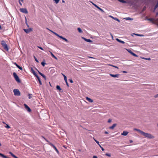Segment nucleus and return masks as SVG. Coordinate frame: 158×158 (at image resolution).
<instances>
[{
  "instance_id": "27",
  "label": "nucleus",
  "mask_w": 158,
  "mask_h": 158,
  "mask_svg": "<svg viewBox=\"0 0 158 158\" xmlns=\"http://www.w3.org/2000/svg\"><path fill=\"white\" fill-rule=\"evenodd\" d=\"M56 88L57 89L59 90H61V89L60 88V87L58 85L56 86Z\"/></svg>"
},
{
  "instance_id": "15",
  "label": "nucleus",
  "mask_w": 158,
  "mask_h": 158,
  "mask_svg": "<svg viewBox=\"0 0 158 158\" xmlns=\"http://www.w3.org/2000/svg\"><path fill=\"white\" fill-rule=\"evenodd\" d=\"M35 77L37 78V79H38V81H39L40 84V85H42V82H41L40 79V77L38 76V75H37Z\"/></svg>"
},
{
  "instance_id": "60",
  "label": "nucleus",
  "mask_w": 158,
  "mask_h": 158,
  "mask_svg": "<svg viewBox=\"0 0 158 158\" xmlns=\"http://www.w3.org/2000/svg\"><path fill=\"white\" fill-rule=\"evenodd\" d=\"M130 143H132L133 142V141L132 140H130L129 141Z\"/></svg>"
},
{
  "instance_id": "43",
  "label": "nucleus",
  "mask_w": 158,
  "mask_h": 158,
  "mask_svg": "<svg viewBox=\"0 0 158 158\" xmlns=\"http://www.w3.org/2000/svg\"><path fill=\"white\" fill-rule=\"evenodd\" d=\"M64 81H67V79L66 76L64 77Z\"/></svg>"
},
{
  "instance_id": "5",
  "label": "nucleus",
  "mask_w": 158,
  "mask_h": 158,
  "mask_svg": "<svg viewBox=\"0 0 158 158\" xmlns=\"http://www.w3.org/2000/svg\"><path fill=\"white\" fill-rule=\"evenodd\" d=\"M13 75L14 77V78H15L16 81L18 82L19 83L20 82V80L19 79L18 76L16 74V73L14 72L13 73Z\"/></svg>"
},
{
  "instance_id": "19",
  "label": "nucleus",
  "mask_w": 158,
  "mask_h": 158,
  "mask_svg": "<svg viewBox=\"0 0 158 158\" xmlns=\"http://www.w3.org/2000/svg\"><path fill=\"white\" fill-rule=\"evenodd\" d=\"M116 125H117V124L116 123H114V124H113V125H112V126L109 127V128L111 129H114V127H116Z\"/></svg>"
},
{
  "instance_id": "33",
  "label": "nucleus",
  "mask_w": 158,
  "mask_h": 158,
  "mask_svg": "<svg viewBox=\"0 0 158 158\" xmlns=\"http://www.w3.org/2000/svg\"><path fill=\"white\" fill-rule=\"evenodd\" d=\"M98 9L99 10H100L102 13H104V11L100 7H99Z\"/></svg>"
},
{
  "instance_id": "7",
  "label": "nucleus",
  "mask_w": 158,
  "mask_h": 158,
  "mask_svg": "<svg viewBox=\"0 0 158 158\" xmlns=\"http://www.w3.org/2000/svg\"><path fill=\"white\" fill-rule=\"evenodd\" d=\"M23 30L26 33H28L32 31V29L31 28H30L27 29H24Z\"/></svg>"
},
{
  "instance_id": "56",
  "label": "nucleus",
  "mask_w": 158,
  "mask_h": 158,
  "mask_svg": "<svg viewBox=\"0 0 158 158\" xmlns=\"http://www.w3.org/2000/svg\"><path fill=\"white\" fill-rule=\"evenodd\" d=\"M111 121V119H109L108 121V123H110Z\"/></svg>"
},
{
  "instance_id": "35",
  "label": "nucleus",
  "mask_w": 158,
  "mask_h": 158,
  "mask_svg": "<svg viewBox=\"0 0 158 158\" xmlns=\"http://www.w3.org/2000/svg\"><path fill=\"white\" fill-rule=\"evenodd\" d=\"M53 1L56 4H57L59 2L60 0H53Z\"/></svg>"
},
{
  "instance_id": "26",
  "label": "nucleus",
  "mask_w": 158,
  "mask_h": 158,
  "mask_svg": "<svg viewBox=\"0 0 158 158\" xmlns=\"http://www.w3.org/2000/svg\"><path fill=\"white\" fill-rule=\"evenodd\" d=\"M93 138L94 139V141L96 142L98 144V145L99 146H100V145H101L99 144V142L98 141H97V140H96V139H95L94 138Z\"/></svg>"
},
{
  "instance_id": "57",
  "label": "nucleus",
  "mask_w": 158,
  "mask_h": 158,
  "mask_svg": "<svg viewBox=\"0 0 158 158\" xmlns=\"http://www.w3.org/2000/svg\"><path fill=\"white\" fill-rule=\"evenodd\" d=\"M93 158H98V157L97 156H94L93 157Z\"/></svg>"
},
{
  "instance_id": "23",
  "label": "nucleus",
  "mask_w": 158,
  "mask_h": 158,
  "mask_svg": "<svg viewBox=\"0 0 158 158\" xmlns=\"http://www.w3.org/2000/svg\"><path fill=\"white\" fill-rule=\"evenodd\" d=\"M126 20H133V19L132 18H131L130 17H127L124 18Z\"/></svg>"
},
{
  "instance_id": "46",
  "label": "nucleus",
  "mask_w": 158,
  "mask_h": 158,
  "mask_svg": "<svg viewBox=\"0 0 158 158\" xmlns=\"http://www.w3.org/2000/svg\"><path fill=\"white\" fill-rule=\"evenodd\" d=\"M25 23L27 25L28 24V23H27V18H26L25 17Z\"/></svg>"
},
{
  "instance_id": "62",
  "label": "nucleus",
  "mask_w": 158,
  "mask_h": 158,
  "mask_svg": "<svg viewBox=\"0 0 158 158\" xmlns=\"http://www.w3.org/2000/svg\"><path fill=\"white\" fill-rule=\"evenodd\" d=\"M105 134H108V132L107 131H105Z\"/></svg>"
},
{
  "instance_id": "41",
  "label": "nucleus",
  "mask_w": 158,
  "mask_h": 158,
  "mask_svg": "<svg viewBox=\"0 0 158 158\" xmlns=\"http://www.w3.org/2000/svg\"><path fill=\"white\" fill-rule=\"evenodd\" d=\"M109 65H110V66H113V67H115V68H116L118 69V67L117 66H115L114 65H111V64H109Z\"/></svg>"
},
{
  "instance_id": "9",
  "label": "nucleus",
  "mask_w": 158,
  "mask_h": 158,
  "mask_svg": "<svg viewBox=\"0 0 158 158\" xmlns=\"http://www.w3.org/2000/svg\"><path fill=\"white\" fill-rule=\"evenodd\" d=\"M110 75L113 77H117L118 78L119 76V74H110Z\"/></svg>"
},
{
  "instance_id": "20",
  "label": "nucleus",
  "mask_w": 158,
  "mask_h": 158,
  "mask_svg": "<svg viewBox=\"0 0 158 158\" xmlns=\"http://www.w3.org/2000/svg\"><path fill=\"white\" fill-rule=\"evenodd\" d=\"M86 99L88 102H93V101L92 99H91L90 98H88V97H86Z\"/></svg>"
},
{
  "instance_id": "36",
  "label": "nucleus",
  "mask_w": 158,
  "mask_h": 158,
  "mask_svg": "<svg viewBox=\"0 0 158 158\" xmlns=\"http://www.w3.org/2000/svg\"><path fill=\"white\" fill-rule=\"evenodd\" d=\"M114 20H116V21H118V22H120V20H119L118 19V18H114Z\"/></svg>"
},
{
  "instance_id": "45",
  "label": "nucleus",
  "mask_w": 158,
  "mask_h": 158,
  "mask_svg": "<svg viewBox=\"0 0 158 158\" xmlns=\"http://www.w3.org/2000/svg\"><path fill=\"white\" fill-rule=\"evenodd\" d=\"M37 70L39 73L40 75H43V73H41L37 69Z\"/></svg>"
},
{
  "instance_id": "40",
  "label": "nucleus",
  "mask_w": 158,
  "mask_h": 158,
  "mask_svg": "<svg viewBox=\"0 0 158 158\" xmlns=\"http://www.w3.org/2000/svg\"><path fill=\"white\" fill-rule=\"evenodd\" d=\"M5 127L7 128H10V126L8 124H6V126Z\"/></svg>"
},
{
  "instance_id": "50",
  "label": "nucleus",
  "mask_w": 158,
  "mask_h": 158,
  "mask_svg": "<svg viewBox=\"0 0 158 158\" xmlns=\"http://www.w3.org/2000/svg\"><path fill=\"white\" fill-rule=\"evenodd\" d=\"M154 97L155 98H157L158 97V94H156L154 96Z\"/></svg>"
},
{
  "instance_id": "48",
  "label": "nucleus",
  "mask_w": 158,
  "mask_h": 158,
  "mask_svg": "<svg viewBox=\"0 0 158 158\" xmlns=\"http://www.w3.org/2000/svg\"><path fill=\"white\" fill-rule=\"evenodd\" d=\"M69 81L71 83H73V81L71 79H69Z\"/></svg>"
},
{
  "instance_id": "3",
  "label": "nucleus",
  "mask_w": 158,
  "mask_h": 158,
  "mask_svg": "<svg viewBox=\"0 0 158 158\" xmlns=\"http://www.w3.org/2000/svg\"><path fill=\"white\" fill-rule=\"evenodd\" d=\"M1 44L5 49L6 51H8L9 48L7 44L4 41L2 40L1 41Z\"/></svg>"
},
{
  "instance_id": "64",
  "label": "nucleus",
  "mask_w": 158,
  "mask_h": 158,
  "mask_svg": "<svg viewBox=\"0 0 158 158\" xmlns=\"http://www.w3.org/2000/svg\"><path fill=\"white\" fill-rule=\"evenodd\" d=\"M158 15V12H157L156 13V16H157Z\"/></svg>"
},
{
  "instance_id": "21",
  "label": "nucleus",
  "mask_w": 158,
  "mask_h": 158,
  "mask_svg": "<svg viewBox=\"0 0 158 158\" xmlns=\"http://www.w3.org/2000/svg\"><path fill=\"white\" fill-rule=\"evenodd\" d=\"M116 40L118 42L124 44L125 43V42L121 40L118 38L116 39Z\"/></svg>"
},
{
  "instance_id": "10",
  "label": "nucleus",
  "mask_w": 158,
  "mask_h": 158,
  "mask_svg": "<svg viewBox=\"0 0 158 158\" xmlns=\"http://www.w3.org/2000/svg\"><path fill=\"white\" fill-rule=\"evenodd\" d=\"M128 51L133 56L135 57L138 56L137 55H136L135 54L132 52L130 50H128Z\"/></svg>"
},
{
  "instance_id": "59",
  "label": "nucleus",
  "mask_w": 158,
  "mask_h": 158,
  "mask_svg": "<svg viewBox=\"0 0 158 158\" xmlns=\"http://www.w3.org/2000/svg\"><path fill=\"white\" fill-rule=\"evenodd\" d=\"M62 75L64 77L66 76L64 74L62 73Z\"/></svg>"
},
{
  "instance_id": "11",
  "label": "nucleus",
  "mask_w": 158,
  "mask_h": 158,
  "mask_svg": "<svg viewBox=\"0 0 158 158\" xmlns=\"http://www.w3.org/2000/svg\"><path fill=\"white\" fill-rule=\"evenodd\" d=\"M47 29L48 30H49V31H51L54 34H55V35H56V36H58V37H59L60 36V35H58V34H57V33H56V32L53 31H52L49 29H48V28H47Z\"/></svg>"
},
{
  "instance_id": "52",
  "label": "nucleus",
  "mask_w": 158,
  "mask_h": 158,
  "mask_svg": "<svg viewBox=\"0 0 158 158\" xmlns=\"http://www.w3.org/2000/svg\"><path fill=\"white\" fill-rule=\"evenodd\" d=\"M35 60L37 62V63H38L39 62V61L37 59L35 58Z\"/></svg>"
},
{
  "instance_id": "49",
  "label": "nucleus",
  "mask_w": 158,
  "mask_h": 158,
  "mask_svg": "<svg viewBox=\"0 0 158 158\" xmlns=\"http://www.w3.org/2000/svg\"><path fill=\"white\" fill-rule=\"evenodd\" d=\"M38 47L41 50H43L44 49H43V48H42L41 47H40V46H38Z\"/></svg>"
},
{
  "instance_id": "24",
  "label": "nucleus",
  "mask_w": 158,
  "mask_h": 158,
  "mask_svg": "<svg viewBox=\"0 0 158 158\" xmlns=\"http://www.w3.org/2000/svg\"><path fill=\"white\" fill-rule=\"evenodd\" d=\"M77 30L78 31V32L80 33H82V30L80 28V27H79L77 28Z\"/></svg>"
},
{
  "instance_id": "16",
  "label": "nucleus",
  "mask_w": 158,
  "mask_h": 158,
  "mask_svg": "<svg viewBox=\"0 0 158 158\" xmlns=\"http://www.w3.org/2000/svg\"><path fill=\"white\" fill-rule=\"evenodd\" d=\"M59 37L60 38V39H62V40H64L66 42H69L68 40L66 39L63 37V36L60 35Z\"/></svg>"
},
{
  "instance_id": "47",
  "label": "nucleus",
  "mask_w": 158,
  "mask_h": 158,
  "mask_svg": "<svg viewBox=\"0 0 158 158\" xmlns=\"http://www.w3.org/2000/svg\"><path fill=\"white\" fill-rule=\"evenodd\" d=\"M25 23L27 25L28 24V23H27V18H26L25 17Z\"/></svg>"
},
{
  "instance_id": "2",
  "label": "nucleus",
  "mask_w": 158,
  "mask_h": 158,
  "mask_svg": "<svg viewBox=\"0 0 158 158\" xmlns=\"http://www.w3.org/2000/svg\"><path fill=\"white\" fill-rule=\"evenodd\" d=\"M43 137V138H44V139L47 142L49 143V144L50 145H51L52 147L55 149V151L57 152V153H59V152L58 150V149H57V148L56 147V146L54 145H53V144H52V143H50L45 138H44V137Z\"/></svg>"
},
{
  "instance_id": "34",
  "label": "nucleus",
  "mask_w": 158,
  "mask_h": 158,
  "mask_svg": "<svg viewBox=\"0 0 158 158\" xmlns=\"http://www.w3.org/2000/svg\"><path fill=\"white\" fill-rule=\"evenodd\" d=\"M105 155L106 156H109V157H110L111 156V154H110V153H106Z\"/></svg>"
},
{
  "instance_id": "22",
  "label": "nucleus",
  "mask_w": 158,
  "mask_h": 158,
  "mask_svg": "<svg viewBox=\"0 0 158 158\" xmlns=\"http://www.w3.org/2000/svg\"><path fill=\"white\" fill-rule=\"evenodd\" d=\"M0 156H2L3 158H7L8 157H7L6 156H5L3 154L0 153Z\"/></svg>"
},
{
  "instance_id": "58",
  "label": "nucleus",
  "mask_w": 158,
  "mask_h": 158,
  "mask_svg": "<svg viewBox=\"0 0 158 158\" xmlns=\"http://www.w3.org/2000/svg\"><path fill=\"white\" fill-rule=\"evenodd\" d=\"M122 72H123V73H127V72L126 71H123Z\"/></svg>"
},
{
  "instance_id": "44",
  "label": "nucleus",
  "mask_w": 158,
  "mask_h": 158,
  "mask_svg": "<svg viewBox=\"0 0 158 158\" xmlns=\"http://www.w3.org/2000/svg\"><path fill=\"white\" fill-rule=\"evenodd\" d=\"M99 147H100V148H101L102 150V151H104V148L103 147H102L101 146V145H100V146H99Z\"/></svg>"
},
{
  "instance_id": "14",
  "label": "nucleus",
  "mask_w": 158,
  "mask_h": 158,
  "mask_svg": "<svg viewBox=\"0 0 158 158\" xmlns=\"http://www.w3.org/2000/svg\"><path fill=\"white\" fill-rule=\"evenodd\" d=\"M14 64L16 66V67L20 70H23L22 68L18 65L16 62H15Z\"/></svg>"
},
{
  "instance_id": "51",
  "label": "nucleus",
  "mask_w": 158,
  "mask_h": 158,
  "mask_svg": "<svg viewBox=\"0 0 158 158\" xmlns=\"http://www.w3.org/2000/svg\"><path fill=\"white\" fill-rule=\"evenodd\" d=\"M12 156H13L14 158H18V157H17L16 156H15V155L14 154L12 155Z\"/></svg>"
},
{
  "instance_id": "63",
  "label": "nucleus",
  "mask_w": 158,
  "mask_h": 158,
  "mask_svg": "<svg viewBox=\"0 0 158 158\" xmlns=\"http://www.w3.org/2000/svg\"><path fill=\"white\" fill-rule=\"evenodd\" d=\"M62 2L63 3H64V1L63 0H62Z\"/></svg>"
},
{
  "instance_id": "17",
  "label": "nucleus",
  "mask_w": 158,
  "mask_h": 158,
  "mask_svg": "<svg viewBox=\"0 0 158 158\" xmlns=\"http://www.w3.org/2000/svg\"><path fill=\"white\" fill-rule=\"evenodd\" d=\"M128 132L127 131H124L121 134V135L124 136H126L128 134Z\"/></svg>"
},
{
  "instance_id": "28",
  "label": "nucleus",
  "mask_w": 158,
  "mask_h": 158,
  "mask_svg": "<svg viewBox=\"0 0 158 158\" xmlns=\"http://www.w3.org/2000/svg\"><path fill=\"white\" fill-rule=\"evenodd\" d=\"M119 2L123 3H127V2L124 0H118Z\"/></svg>"
},
{
  "instance_id": "31",
  "label": "nucleus",
  "mask_w": 158,
  "mask_h": 158,
  "mask_svg": "<svg viewBox=\"0 0 158 158\" xmlns=\"http://www.w3.org/2000/svg\"><path fill=\"white\" fill-rule=\"evenodd\" d=\"M134 34L135 35H137V36H143V35L140 34H137L134 33Z\"/></svg>"
},
{
  "instance_id": "4",
  "label": "nucleus",
  "mask_w": 158,
  "mask_h": 158,
  "mask_svg": "<svg viewBox=\"0 0 158 158\" xmlns=\"http://www.w3.org/2000/svg\"><path fill=\"white\" fill-rule=\"evenodd\" d=\"M13 92L15 96H19L20 95V92L18 89H14L13 90Z\"/></svg>"
},
{
  "instance_id": "6",
  "label": "nucleus",
  "mask_w": 158,
  "mask_h": 158,
  "mask_svg": "<svg viewBox=\"0 0 158 158\" xmlns=\"http://www.w3.org/2000/svg\"><path fill=\"white\" fill-rule=\"evenodd\" d=\"M20 10L21 12L27 14L28 13L27 10L26 8H20Z\"/></svg>"
},
{
  "instance_id": "38",
  "label": "nucleus",
  "mask_w": 158,
  "mask_h": 158,
  "mask_svg": "<svg viewBox=\"0 0 158 158\" xmlns=\"http://www.w3.org/2000/svg\"><path fill=\"white\" fill-rule=\"evenodd\" d=\"M148 20L152 22L153 20V19L152 18H148L147 19Z\"/></svg>"
},
{
  "instance_id": "13",
  "label": "nucleus",
  "mask_w": 158,
  "mask_h": 158,
  "mask_svg": "<svg viewBox=\"0 0 158 158\" xmlns=\"http://www.w3.org/2000/svg\"><path fill=\"white\" fill-rule=\"evenodd\" d=\"M82 38L84 39V40L86 42L91 43L92 42V41L89 39H87L84 37H82Z\"/></svg>"
},
{
  "instance_id": "61",
  "label": "nucleus",
  "mask_w": 158,
  "mask_h": 158,
  "mask_svg": "<svg viewBox=\"0 0 158 158\" xmlns=\"http://www.w3.org/2000/svg\"><path fill=\"white\" fill-rule=\"evenodd\" d=\"M110 17H111V18H113V19H114V18H115L114 17H113L112 16H110Z\"/></svg>"
},
{
  "instance_id": "18",
  "label": "nucleus",
  "mask_w": 158,
  "mask_h": 158,
  "mask_svg": "<svg viewBox=\"0 0 158 158\" xmlns=\"http://www.w3.org/2000/svg\"><path fill=\"white\" fill-rule=\"evenodd\" d=\"M31 71L32 72V73H33V74L35 75V76L37 75V74L35 72V71L34 70V69L32 68H31Z\"/></svg>"
},
{
  "instance_id": "8",
  "label": "nucleus",
  "mask_w": 158,
  "mask_h": 158,
  "mask_svg": "<svg viewBox=\"0 0 158 158\" xmlns=\"http://www.w3.org/2000/svg\"><path fill=\"white\" fill-rule=\"evenodd\" d=\"M24 106L27 109V110L28 112H30L31 111V109L26 104H24Z\"/></svg>"
},
{
  "instance_id": "55",
  "label": "nucleus",
  "mask_w": 158,
  "mask_h": 158,
  "mask_svg": "<svg viewBox=\"0 0 158 158\" xmlns=\"http://www.w3.org/2000/svg\"><path fill=\"white\" fill-rule=\"evenodd\" d=\"M146 9V7L145 6H144L143 8V9L142 10V11H143L145 10Z\"/></svg>"
},
{
  "instance_id": "42",
  "label": "nucleus",
  "mask_w": 158,
  "mask_h": 158,
  "mask_svg": "<svg viewBox=\"0 0 158 158\" xmlns=\"http://www.w3.org/2000/svg\"><path fill=\"white\" fill-rule=\"evenodd\" d=\"M93 3V4L96 8H98V7H99V6H98L97 5H96V4L94 3Z\"/></svg>"
},
{
  "instance_id": "12",
  "label": "nucleus",
  "mask_w": 158,
  "mask_h": 158,
  "mask_svg": "<svg viewBox=\"0 0 158 158\" xmlns=\"http://www.w3.org/2000/svg\"><path fill=\"white\" fill-rule=\"evenodd\" d=\"M134 131H137L138 132H139L142 135L143 133V131H141V130L139 129H137V128H134Z\"/></svg>"
},
{
  "instance_id": "1",
  "label": "nucleus",
  "mask_w": 158,
  "mask_h": 158,
  "mask_svg": "<svg viewBox=\"0 0 158 158\" xmlns=\"http://www.w3.org/2000/svg\"><path fill=\"white\" fill-rule=\"evenodd\" d=\"M142 135L144 136L145 137L149 139H153L154 138V136L150 134L145 133L143 132Z\"/></svg>"
},
{
  "instance_id": "37",
  "label": "nucleus",
  "mask_w": 158,
  "mask_h": 158,
  "mask_svg": "<svg viewBox=\"0 0 158 158\" xmlns=\"http://www.w3.org/2000/svg\"><path fill=\"white\" fill-rule=\"evenodd\" d=\"M41 64L43 66H44L46 63L44 62H41Z\"/></svg>"
},
{
  "instance_id": "39",
  "label": "nucleus",
  "mask_w": 158,
  "mask_h": 158,
  "mask_svg": "<svg viewBox=\"0 0 158 158\" xmlns=\"http://www.w3.org/2000/svg\"><path fill=\"white\" fill-rule=\"evenodd\" d=\"M41 76L43 77L45 80H46V77L43 74V75H42Z\"/></svg>"
},
{
  "instance_id": "25",
  "label": "nucleus",
  "mask_w": 158,
  "mask_h": 158,
  "mask_svg": "<svg viewBox=\"0 0 158 158\" xmlns=\"http://www.w3.org/2000/svg\"><path fill=\"white\" fill-rule=\"evenodd\" d=\"M50 53H51V54L52 55V56L53 57H54L55 59H56V60H57V58L51 52H50Z\"/></svg>"
},
{
  "instance_id": "32",
  "label": "nucleus",
  "mask_w": 158,
  "mask_h": 158,
  "mask_svg": "<svg viewBox=\"0 0 158 158\" xmlns=\"http://www.w3.org/2000/svg\"><path fill=\"white\" fill-rule=\"evenodd\" d=\"M143 59H144V60H151V58H144V57H143L142 58Z\"/></svg>"
},
{
  "instance_id": "54",
  "label": "nucleus",
  "mask_w": 158,
  "mask_h": 158,
  "mask_svg": "<svg viewBox=\"0 0 158 158\" xmlns=\"http://www.w3.org/2000/svg\"><path fill=\"white\" fill-rule=\"evenodd\" d=\"M9 153L12 156L13 155V154L11 152H9Z\"/></svg>"
},
{
  "instance_id": "29",
  "label": "nucleus",
  "mask_w": 158,
  "mask_h": 158,
  "mask_svg": "<svg viewBox=\"0 0 158 158\" xmlns=\"http://www.w3.org/2000/svg\"><path fill=\"white\" fill-rule=\"evenodd\" d=\"M28 98L29 99H31L32 97V95L31 94H28Z\"/></svg>"
},
{
  "instance_id": "30",
  "label": "nucleus",
  "mask_w": 158,
  "mask_h": 158,
  "mask_svg": "<svg viewBox=\"0 0 158 158\" xmlns=\"http://www.w3.org/2000/svg\"><path fill=\"white\" fill-rule=\"evenodd\" d=\"M23 0H19V4L21 5H22V4L21 2H23Z\"/></svg>"
},
{
  "instance_id": "53",
  "label": "nucleus",
  "mask_w": 158,
  "mask_h": 158,
  "mask_svg": "<svg viewBox=\"0 0 158 158\" xmlns=\"http://www.w3.org/2000/svg\"><path fill=\"white\" fill-rule=\"evenodd\" d=\"M65 83H66V84L67 85V86L69 87V84L68 83V82L67 81H65Z\"/></svg>"
}]
</instances>
